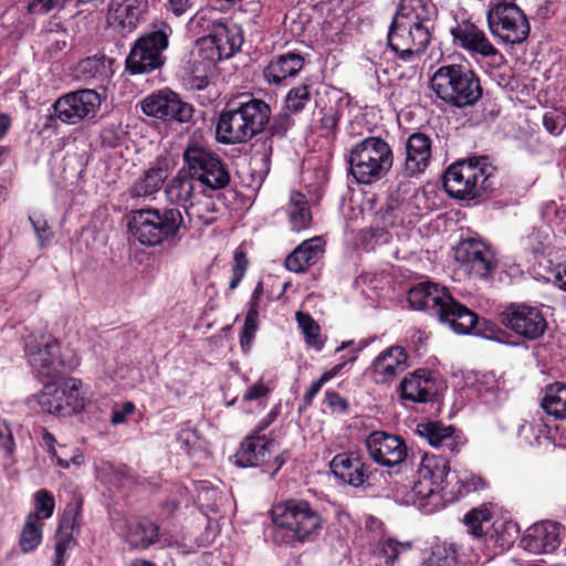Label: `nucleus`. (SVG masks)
Wrapping results in <instances>:
<instances>
[{
	"label": "nucleus",
	"instance_id": "f257e3e1",
	"mask_svg": "<svg viewBox=\"0 0 566 566\" xmlns=\"http://www.w3.org/2000/svg\"><path fill=\"white\" fill-rule=\"evenodd\" d=\"M434 7L429 0H401L388 31V45L403 62H415L431 41Z\"/></svg>",
	"mask_w": 566,
	"mask_h": 566
},
{
	"label": "nucleus",
	"instance_id": "f03ea898",
	"mask_svg": "<svg viewBox=\"0 0 566 566\" xmlns=\"http://www.w3.org/2000/svg\"><path fill=\"white\" fill-rule=\"evenodd\" d=\"M408 302L415 310L428 311L458 334L470 333L478 323V315L459 303L439 284L426 281L409 290Z\"/></svg>",
	"mask_w": 566,
	"mask_h": 566
},
{
	"label": "nucleus",
	"instance_id": "7ed1b4c3",
	"mask_svg": "<svg viewBox=\"0 0 566 566\" xmlns=\"http://www.w3.org/2000/svg\"><path fill=\"white\" fill-rule=\"evenodd\" d=\"M271 118V108L262 99L249 98L231 103L218 119L216 134L227 145L245 143L261 133Z\"/></svg>",
	"mask_w": 566,
	"mask_h": 566
},
{
	"label": "nucleus",
	"instance_id": "20e7f679",
	"mask_svg": "<svg viewBox=\"0 0 566 566\" xmlns=\"http://www.w3.org/2000/svg\"><path fill=\"white\" fill-rule=\"evenodd\" d=\"M430 87L438 98L451 107L473 106L482 97L479 76L468 66H440L430 77Z\"/></svg>",
	"mask_w": 566,
	"mask_h": 566
},
{
	"label": "nucleus",
	"instance_id": "39448f33",
	"mask_svg": "<svg viewBox=\"0 0 566 566\" xmlns=\"http://www.w3.org/2000/svg\"><path fill=\"white\" fill-rule=\"evenodd\" d=\"M495 167L486 157H473L452 164L443 176V187L453 198L472 200L494 186Z\"/></svg>",
	"mask_w": 566,
	"mask_h": 566
},
{
	"label": "nucleus",
	"instance_id": "423d86ee",
	"mask_svg": "<svg viewBox=\"0 0 566 566\" xmlns=\"http://www.w3.org/2000/svg\"><path fill=\"white\" fill-rule=\"evenodd\" d=\"M349 172L359 184L371 185L382 179L391 169L394 154L390 145L380 137H367L349 150Z\"/></svg>",
	"mask_w": 566,
	"mask_h": 566
},
{
	"label": "nucleus",
	"instance_id": "0eeeda50",
	"mask_svg": "<svg viewBox=\"0 0 566 566\" xmlns=\"http://www.w3.org/2000/svg\"><path fill=\"white\" fill-rule=\"evenodd\" d=\"M184 217L178 208L138 209L132 211L129 231L143 245L155 247L178 235Z\"/></svg>",
	"mask_w": 566,
	"mask_h": 566
},
{
	"label": "nucleus",
	"instance_id": "6e6552de",
	"mask_svg": "<svg viewBox=\"0 0 566 566\" xmlns=\"http://www.w3.org/2000/svg\"><path fill=\"white\" fill-rule=\"evenodd\" d=\"M273 523L291 533L298 543L312 542L321 533L324 518L308 501L290 499L280 502L271 510Z\"/></svg>",
	"mask_w": 566,
	"mask_h": 566
},
{
	"label": "nucleus",
	"instance_id": "1a4fd4ad",
	"mask_svg": "<svg viewBox=\"0 0 566 566\" xmlns=\"http://www.w3.org/2000/svg\"><path fill=\"white\" fill-rule=\"evenodd\" d=\"M184 166L195 180L206 190H221L231 181L227 165L210 148L198 143H191L182 154Z\"/></svg>",
	"mask_w": 566,
	"mask_h": 566
},
{
	"label": "nucleus",
	"instance_id": "9d476101",
	"mask_svg": "<svg viewBox=\"0 0 566 566\" xmlns=\"http://www.w3.org/2000/svg\"><path fill=\"white\" fill-rule=\"evenodd\" d=\"M83 384L77 378L61 382H48L30 401H35L42 412L67 417L82 411L85 407Z\"/></svg>",
	"mask_w": 566,
	"mask_h": 566
},
{
	"label": "nucleus",
	"instance_id": "9b49d317",
	"mask_svg": "<svg viewBox=\"0 0 566 566\" xmlns=\"http://www.w3.org/2000/svg\"><path fill=\"white\" fill-rule=\"evenodd\" d=\"M171 28L161 22L159 27L135 41L126 59V70L146 74L160 69L165 63L164 51L168 48Z\"/></svg>",
	"mask_w": 566,
	"mask_h": 566
},
{
	"label": "nucleus",
	"instance_id": "f8f14e48",
	"mask_svg": "<svg viewBox=\"0 0 566 566\" xmlns=\"http://www.w3.org/2000/svg\"><path fill=\"white\" fill-rule=\"evenodd\" d=\"M491 32L505 43L520 44L530 34L531 27L525 13L512 1L497 0L489 10Z\"/></svg>",
	"mask_w": 566,
	"mask_h": 566
},
{
	"label": "nucleus",
	"instance_id": "ddd939ff",
	"mask_svg": "<svg viewBox=\"0 0 566 566\" xmlns=\"http://www.w3.org/2000/svg\"><path fill=\"white\" fill-rule=\"evenodd\" d=\"M454 258L460 269L474 279H488L497 266L491 247L475 238L461 240L454 248Z\"/></svg>",
	"mask_w": 566,
	"mask_h": 566
},
{
	"label": "nucleus",
	"instance_id": "4468645a",
	"mask_svg": "<svg viewBox=\"0 0 566 566\" xmlns=\"http://www.w3.org/2000/svg\"><path fill=\"white\" fill-rule=\"evenodd\" d=\"M243 43L241 28L235 23H224L221 20L211 22V30L200 42L199 54L209 62L231 57Z\"/></svg>",
	"mask_w": 566,
	"mask_h": 566
},
{
	"label": "nucleus",
	"instance_id": "2eb2a0df",
	"mask_svg": "<svg viewBox=\"0 0 566 566\" xmlns=\"http://www.w3.org/2000/svg\"><path fill=\"white\" fill-rule=\"evenodd\" d=\"M501 323L516 334L527 338L542 337L547 322L538 307L526 304H510L500 314Z\"/></svg>",
	"mask_w": 566,
	"mask_h": 566
},
{
	"label": "nucleus",
	"instance_id": "dca6fc26",
	"mask_svg": "<svg viewBox=\"0 0 566 566\" xmlns=\"http://www.w3.org/2000/svg\"><path fill=\"white\" fill-rule=\"evenodd\" d=\"M101 106V97L93 90H80L60 97L54 103L55 116L66 124L93 118Z\"/></svg>",
	"mask_w": 566,
	"mask_h": 566
},
{
	"label": "nucleus",
	"instance_id": "f3484780",
	"mask_svg": "<svg viewBox=\"0 0 566 566\" xmlns=\"http://www.w3.org/2000/svg\"><path fill=\"white\" fill-rule=\"evenodd\" d=\"M25 355L39 376L51 378L60 373L59 345L51 336L30 335L25 342Z\"/></svg>",
	"mask_w": 566,
	"mask_h": 566
},
{
	"label": "nucleus",
	"instance_id": "a211bd4d",
	"mask_svg": "<svg viewBox=\"0 0 566 566\" xmlns=\"http://www.w3.org/2000/svg\"><path fill=\"white\" fill-rule=\"evenodd\" d=\"M365 444L374 461L385 467L401 463L408 454V448L402 438L384 431L371 432Z\"/></svg>",
	"mask_w": 566,
	"mask_h": 566
},
{
	"label": "nucleus",
	"instance_id": "6ab92c4d",
	"mask_svg": "<svg viewBox=\"0 0 566 566\" xmlns=\"http://www.w3.org/2000/svg\"><path fill=\"white\" fill-rule=\"evenodd\" d=\"M83 499L78 493H73L61 517L55 533V554L53 566H64L66 552L75 542L74 532L78 528V517L82 511Z\"/></svg>",
	"mask_w": 566,
	"mask_h": 566
},
{
	"label": "nucleus",
	"instance_id": "aec40b11",
	"mask_svg": "<svg viewBox=\"0 0 566 566\" xmlns=\"http://www.w3.org/2000/svg\"><path fill=\"white\" fill-rule=\"evenodd\" d=\"M451 33L454 41L472 54L489 59L493 65H500L503 62V55L489 41L485 33L473 23L463 22L458 24Z\"/></svg>",
	"mask_w": 566,
	"mask_h": 566
},
{
	"label": "nucleus",
	"instance_id": "412c9836",
	"mask_svg": "<svg viewBox=\"0 0 566 566\" xmlns=\"http://www.w3.org/2000/svg\"><path fill=\"white\" fill-rule=\"evenodd\" d=\"M491 514L488 510H471L464 516V524L468 532L476 542V548L483 551L486 559L492 556L501 554L504 549L500 548V542L496 538V533L490 530Z\"/></svg>",
	"mask_w": 566,
	"mask_h": 566
},
{
	"label": "nucleus",
	"instance_id": "4be33fe9",
	"mask_svg": "<svg viewBox=\"0 0 566 566\" xmlns=\"http://www.w3.org/2000/svg\"><path fill=\"white\" fill-rule=\"evenodd\" d=\"M562 527L552 521L533 524L521 538V546L533 554H549L560 545Z\"/></svg>",
	"mask_w": 566,
	"mask_h": 566
},
{
	"label": "nucleus",
	"instance_id": "5701e85b",
	"mask_svg": "<svg viewBox=\"0 0 566 566\" xmlns=\"http://www.w3.org/2000/svg\"><path fill=\"white\" fill-rule=\"evenodd\" d=\"M417 432L424 438L430 446L449 451L452 454L458 453L465 444L467 439L462 431L457 430L453 426H446L438 421H429L419 423Z\"/></svg>",
	"mask_w": 566,
	"mask_h": 566
},
{
	"label": "nucleus",
	"instance_id": "b1692460",
	"mask_svg": "<svg viewBox=\"0 0 566 566\" xmlns=\"http://www.w3.org/2000/svg\"><path fill=\"white\" fill-rule=\"evenodd\" d=\"M408 368V355L401 346H390L373 361L371 376L376 384H390Z\"/></svg>",
	"mask_w": 566,
	"mask_h": 566
},
{
	"label": "nucleus",
	"instance_id": "393cba45",
	"mask_svg": "<svg viewBox=\"0 0 566 566\" xmlns=\"http://www.w3.org/2000/svg\"><path fill=\"white\" fill-rule=\"evenodd\" d=\"M398 390L401 399L423 403L432 400L436 396L437 384L431 371L420 368L408 374L401 380Z\"/></svg>",
	"mask_w": 566,
	"mask_h": 566
},
{
	"label": "nucleus",
	"instance_id": "a878e982",
	"mask_svg": "<svg viewBox=\"0 0 566 566\" xmlns=\"http://www.w3.org/2000/svg\"><path fill=\"white\" fill-rule=\"evenodd\" d=\"M432 143L428 135L422 133L411 134L406 143V159L403 174L415 177L422 174L430 165Z\"/></svg>",
	"mask_w": 566,
	"mask_h": 566
},
{
	"label": "nucleus",
	"instance_id": "bb28decb",
	"mask_svg": "<svg viewBox=\"0 0 566 566\" xmlns=\"http://www.w3.org/2000/svg\"><path fill=\"white\" fill-rule=\"evenodd\" d=\"M331 471L343 483L358 488L368 478V468L355 453H339L329 463Z\"/></svg>",
	"mask_w": 566,
	"mask_h": 566
},
{
	"label": "nucleus",
	"instance_id": "cd10ccee",
	"mask_svg": "<svg viewBox=\"0 0 566 566\" xmlns=\"http://www.w3.org/2000/svg\"><path fill=\"white\" fill-rule=\"evenodd\" d=\"M197 187L198 182L195 180L193 176L182 166L176 175L167 181L164 192L167 201L171 205L187 207L196 200L200 193H203L202 189L198 191Z\"/></svg>",
	"mask_w": 566,
	"mask_h": 566
},
{
	"label": "nucleus",
	"instance_id": "c85d7f7f",
	"mask_svg": "<svg viewBox=\"0 0 566 566\" xmlns=\"http://www.w3.org/2000/svg\"><path fill=\"white\" fill-rule=\"evenodd\" d=\"M303 55L287 52L274 56L263 71L264 78L271 84H281L284 80L297 75L303 69Z\"/></svg>",
	"mask_w": 566,
	"mask_h": 566
},
{
	"label": "nucleus",
	"instance_id": "c756f323",
	"mask_svg": "<svg viewBox=\"0 0 566 566\" xmlns=\"http://www.w3.org/2000/svg\"><path fill=\"white\" fill-rule=\"evenodd\" d=\"M159 537V526L147 517H142L127 523L125 541L134 548H148L157 543Z\"/></svg>",
	"mask_w": 566,
	"mask_h": 566
},
{
	"label": "nucleus",
	"instance_id": "7c9ffc66",
	"mask_svg": "<svg viewBox=\"0 0 566 566\" xmlns=\"http://www.w3.org/2000/svg\"><path fill=\"white\" fill-rule=\"evenodd\" d=\"M147 9V0H112L111 3L113 20L128 31L137 27Z\"/></svg>",
	"mask_w": 566,
	"mask_h": 566
},
{
	"label": "nucleus",
	"instance_id": "2f4dec72",
	"mask_svg": "<svg viewBox=\"0 0 566 566\" xmlns=\"http://www.w3.org/2000/svg\"><path fill=\"white\" fill-rule=\"evenodd\" d=\"M323 253V240L314 237L301 243L285 260V266L292 272H303L314 264Z\"/></svg>",
	"mask_w": 566,
	"mask_h": 566
},
{
	"label": "nucleus",
	"instance_id": "473e14b6",
	"mask_svg": "<svg viewBox=\"0 0 566 566\" xmlns=\"http://www.w3.org/2000/svg\"><path fill=\"white\" fill-rule=\"evenodd\" d=\"M272 443L265 436L248 438L241 446L238 454L239 462L243 467H259L266 463L271 458Z\"/></svg>",
	"mask_w": 566,
	"mask_h": 566
},
{
	"label": "nucleus",
	"instance_id": "72a5a7b5",
	"mask_svg": "<svg viewBox=\"0 0 566 566\" xmlns=\"http://www.w3.org/2000/svg\"><path fill=\"white\" fill-rule=\"evenodd\" d=\"M167 179V169L155 166L147 169L132 186L133 198L149 197L159 191Z\"/></svg>",
	"mask_w": 566,
	"mask_h": 566
},
{
	"label": "nucleus",
	"instance_id": "f704fd0d",
	"mask_svg": "<svg viewBox=\"0 0 566 566\" xmlns=\"http://www.w3.org/2000/svg\"><path fill=\"white\" fill-rule=\"evenodd\" d=\"M285 211L293 231H302L310 227L312 213L308 201L303 193L293 191Z\"/></svg>",
	"mask_w": 566,
	"mask_h": 566
},
{
	"label": "nucleus",
	"instance_id": "c9c22d12",
	"mask_svg": "<svg viewBox=\"0 0 566 566\" xmlns=\"http://www.w3.org/2000/svg\"><path fill=\"white\" fill-rule=\"evenodd\" d=\"M542 408L556 419H566V385L555 382L545 388Z\"/></svg>",
	"mask_w": 566,
	"mask_h": 566
},
{
	"label": "nucleus",
	"instance_id": "e433bc0d",
	"mask_svg": "<svg viewBox=\"0 0 566 566\" xmlns=\"http://www.w3.org/2000/svg\"><path fill=\"white\" fill-rule=\"evenodd\" d=\"M448 461L434 454H424L418 469V476L442 485L449 473Z\"/></svg>",
	"mask_w": 566,
	"mask_h": 566
},
{
	"label": "nucleus",
	"instance_id": "4c0bfd02",
	"mask_svg": "<svg viewBox=\"0 0 566 566\" xmlns=\"http://www.w3.org/2000/svg\"><path fill=\"white\" fill-rule=\"evenodd\" d=\"M175 95L176 93L171 91H160L148 95L140 103L142 109L147 116L167 120Z\"/></svg>",
	"mask_w": 566,
	"mask_h": 566
},
{
	"label": "nucleus",
	"instance_id": "58836bf2",
	"mask_svg": "<svg viewBox=\"0 0 566 566\" xmlns=\"http://www.w3.org/2000/svg\"><path fill=\"white\" fill-rule=\"evenodd\" d=\"M186 208L187 217L195 226H210L216 221V206L209 199L199 200L198 198Z\"/></svg>",
	"mask_w": 566,
	"mask_h": 566
},
{
	"label": "nucleus",
	"instance_id": "ea45409f",
	"mask_svg": "<svg viewBox=\"0 0 566 566\" xmlns=\"http://www.w3.org/2000/svg\"><path fill=\"white\" fill-rule=\"evenodd\" d=\"M43 524L33 516H29L23 525L20 535V547L22 552L29 553L35 549L42 539Z\"/></svg>",
	"mask_w": 566,
	"mask_h": 566
},
{
	"label": "nucleus",
	"instance_id": "a19ab883",
	"mask_svg": "<svg viewBox=\"0 0 566 566\" xmlns=\"http://www.w3.org/2000/svg\"><path fill=\"white\" fill-rule=\"evenodd\" d=\"M458 552L453 544L439 543L432 546L431 554L426 560L427 566H454Z\"/></svg>",
	"mask_w": 566,
	"mask_h": 566
},
{
	"label": "nucleus",
	"instance_id": "79ce46f5",
	"mask_svg": "<svg viewBox=\"0 0 566 566\" xmlns=\"http://www.w3.org/2000/svg\"><path fill=\"white\" fill-rule=\"evenodd\" d=\"M441 489L442 485L433 484V482L418 476V480L412 486V494L417 500H419V506L424 507L427 504L432 503L434 500H440L439 491Z\"/></svg>",
	"mask_w": 566,
	"mask_h": 566
},
{
	"label": "nucleus",
	"instance_id": "37998d69",
	"mask_svg": "<svg viewBox=\"0 0 566 566\" xmlns=\"http://www.w3.org/2000/svg\"><path fill=\"white\" fill-rule=\"evenodd\" d=\"M296 319L298 326L304 333L307 345L316 350H321L323 348V343L319 339V326L316 322L308 314H304L302 312L296 313Z\"/></svg>",
	"mask_w": 566,
	"mask_h": 566
},
{
	"label": "nucleus",
	"instance_id": "c03bdc74",
	"mask_svg": "<svg viewBox=\"0 0 566 566\" xmlns=\"http://www.w3.org/2000/svg\"><path fill=\"white\" fill-rule=\"evenodd\" d=\"M311 86L302 84L289 91L285 97L286 109L293 113H300L311 101Z\"/></svg>",
	"mask_w": 566,
	"mask_h": 566
},
{
	"label": "nucleus",
	"instance_id": "a18cd8bd",
	"mask_svg": "<svg viewBox=\"0 0 566 566\" xmlns=\"http://www.w3.org/2000/svg\"><path fill=\"white\" fill-rule=\"evenodd\" d=\"M35 514L32 515L36 521L49 518L52 516L55 507L53 495L45 489L39 490L34 495Z\"/></svg>",
	"mask_w": 566,
	"mask_h": 566
},
{
	"label": "nucleus",
	"instance_id": "49530a36",
	"mask_svg": "<svg viewBox=\"0 0 566 566\" xmlns=\"http://www.w3.org/2000/svg\"><path fill=\"white\" fill-rule=\"evenodd\" d=\"M169 114H167V120H175L178 123H190L195 115V108L191 104L186 103L179 98L176 94L172 96Z\"/></svg>",
	"mask_w": 566,
	"mask_h": 566
},
{
	"label": "nucleus",
	"instance_id": "de8ad7c7",
	"mask_svg": "<svg viewBox=\"0 0 566 566\" xmlns=\"http://www.w3.org/2000/svg\"><path fill=\"white\" fill-rule=\"evenodd\" d=\"M249 266V260L247 258L245 251L242 249V247H239L233 254V264L231 268L232 277L229 283L230 290H235L242 279L245 275V272Z\"/></svg>",
	"mask_w": 566,
	"mask_h": 566
},
{
	"label": "nucleus",
	"instance_id": "09e8293b",
	"mask_svg": "<svg viewBox=\"0 0 566 566\" xmlns=\"http://www.w3.org/2000/svg\"><path fill=\"white\" fill-rule=\"evenodd\" d=\"M344 364H338L336 366H334L333 368H331L329 370H326L321 377L319 379H317L316 381H314L311 386V388L308 389V391L305 392L304 397H303V400H304V403L305 406H310L312 402H313V399L315 398V396L319 392V390L322 389V387L327 382L329 381L331 379H333L343 368Z\"/></svg>",
	"mask_w": 566,
	"mask_h": 566
},
{
	"label": "nucleus",
	"instance_id": "8fccbe9b",
	"mask_svg": "<svg viewBox=\"0 0 566 566\" xmlns=\"http://www.w3.org/2000/svg\"><path fill=\"white\" fill-rule=\"evenodd\" d=\"M258 317L259 313L256 306H250L241 332L240 340L243 348L249 346L254 337V334L258 329Z\"/></svg>",
	"mask_w": 566,
	"mask_h": 566
},
{
	"label": "nucleus",
	"instance_id": "3c124183",
	"mask_svg": "<svg viewBox=\"0 0 566 566\" xmlns=\"http://www.w3.org/2000/svg\"><path fill=\"white\" fill-rule=\"evenodd\" d=\"M410 548V542H399L389 537L381 543L380 552L386 557L387 562H394L401 553L408 552Z\"/></svg>",
	"mask_w": 566,
	"mask_h": 566
},
{
	"label": "nucleus",
	"instance_id": "603ef678",
	"mask_svg": "<svg viewBox=\"0 0 566 566\" xmlns=\"http://www.w3.org/2000/svg\"><path fill=\"white\" fill-rule=\"evenodd\" d=\"M492 533H496V538L500 542L501 549H509L516 538L517 530L513 524L501 523L499 525H493Z\"/></svg>",
	"mask_w": 566,
	"mask_h": 566
},
{
	"label": "nucleus",
	"instance_id": "864d4df0",
	"mask_svg": "<svg viewBox=\"0 0 566 566\" xmlns=\"http://www.w3.org/2000/svg\"><path fill=\"white\" fill-rule=\"evenodd\" d=\"M294 125V120L286 112L280 113L273 117L270 125L272 136L284 137L287 130Z\"/></svg>",
	"mask_w": 566,
	"mask_h": 566
},
{
	"label": "nucleus",
	"instance_id": "5fc2aeb1",
	"mask_svg": "<svg viewBox=\"0 0 566 566\" xmlns=\"http://www.w3.org/2000/svg\"><path fill=\"white\" fill-rule=\"evenodd\" d=\"M220 492L217 489H209L205 485H201L198 490V501L201 506H206L211 511L219 510Z\"/></svg>",
	"mask_w": 566,
	"mask_h": 566
},
{
	"label": "nucleus",
	"instance_id": "6e6d98bb",
	"mask_svg": "<svg viewBox=\"0 0 566 566\" xmlns=\"http://www.w3.org/2000/svg\"><path fill=\"white\" fill-rule=\"evenodd\" d=\"M324 400L332 412L347 413L349 405L345 398L334 390H326Z\"/></svg>",
	"mask_w": 566,
	"mask_h": 566
},
{
	"label": "nucleus",
	"instance_id": "4d7b16f0",
	"mask_svg": "<svg viewBox=\"0 0 566 566\" xmlns=\"http://www.w3.org/2000/svg\"><path fill=\"white\" fill-rule=\"evenodd\" d=\"M543 125L551 135L558 136L565 128V118L555 113H546L543 116Z\"/></svg>",
	"mask_w": 566,
	"mask_h": 566
},
{
	"label": "nucleus",
	"instance_id": "13d9d810",
	"mask_svg": "<svg viewBox=\"0 0 566 566\" xmlns=\"http://www.w3.org/2000/svg\"><path fill=\"white\" fill-rule=\"evenodd\" d=\"M0 447L6 455H12L14 450V441L12 431L6 420L0 418Z\"/></svg>",
	"mask_w": 566,
	"mask_h": 566
},
{
	"label": "nucleus",
	"instance_id": "bf43d9fd",
	"mask_svg": "<svg viewBox=\"0 0 566 566\" xmlns=\"http://www.w3.org/2000/svg\"><path fill=\"white\" fill-rule=\"evenodd\" d=\"M66 0H33L29 9L33 13H48L51 10L60 9Z\"/></svg>",
	"mask_w": 566,
	"mask_h": 566
},
{
	"label": "nucleus",
	"instance_id": "052dcab7",
	"mask_svg": "<svg viewBox=\"0 0 566 566\" xmlns=\"http://www.w3.org/2000/svg\"><path fill=\"white\" fill-rule=\"evenodd\" d=\"M29 219L33 226L40 243L43 244L45 241H49L52 237V231L50 230L46 220L40 217H30Z\"/></svg>",
	"mask_w": 566,
	"mask_h": 566
},
{
	"label": "nucleus",
	"instance_id": "680f3d73",
	"mask_svg": "<svg viewBox=\"0 0 566 566\" xmlns=\"http://www.w3.org/2000/svg\"><path fill=\"white\" fill-rule=\"evenodd\" d=\"M269 392L270 388L262 380H258L245 390L242 399L243 401H252L266 396Z\"/></svg>",
	"mask_w": 566,
	"mask_h": 566
},
{
	"label": "nucleus",
	"instance_id": "e2e57ef3",
	"mask_svg": "<svg viewBox=\"0 0 566 566\" xmlns=\"http://www.w3.org/2000/svg\"><path fill=\"white\" fill-rule=\"evenodd\" d=\"M55 459L57 464L63 469H69L71 465L81 467L85 461L84 454L78 450H76L70 458H66V454L61 452L55 457Z\"/></svg>",
	"mask_w": 566,
	"mask_h": 566
},
{
	"label": "nucleus",
	"instance_id": "0e129e2a",
	"mask_svg": "<svg viewBox=\"0 0 566 566\" xmlns=\"http://www.w3.org/2000/svg\"><path fill=\"white\" fill-rule=\"evenodd\" d=\"M135 410V405L130 401H127L123 405L120 410H114L112 412L111 422L114 426H118L126 421L127 416L132 415Z\"/></svg>",
	"mask_w": 566,
	"mask_h": 566
},
{
	"label": "nucleus",
	"instance_id": "69168bd1",
	"mask_svg": "<svg viewBox=\"0 0 566 566\" xmlns=\"http://www.w3.org/2000/svg\"><path fill=\"white\" fill-rule=\"evenodd\" d=\"M104 65L96 57H87L80 63V69L83 73H88L90 76H95Z\"/></svg>",
	"mask_w": 566,
	"mask_h": 566
},
{
	"label": "nucleus",
	"instance_id": "338daca9",
	"mask_svg": "<svg viewBox=\"0 0 566 566\" xmlns=\"http://www.w3.org/2000/svg\"><path fill=\"white\" fill-rule=\"evenodd\" d=\"M192 2L193 0H167V6L176 17H180L192 7Z\"/></svg>",
	"mask_w": 566,
	"mask_h": 566
},
{
	"label": "nucleus",
	"instance_id": "774afa93",
	"mask_svg": "<svg viewBox=\"0 0 566 566\" xmlns=\"http://www.w3.org/2000/svg\"><path fill=\"white\" fill-rule=\"evenodd\" d=\"M461 481V484L462 486L464 488L465 492H475L480 489H483L484 485H485V482L484 480L479 476V475H471V476H465L463 479L460 480Z\"/></svg>",
	"mask_w": 566,
	"mask_h": 566
}]
</instances>
